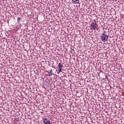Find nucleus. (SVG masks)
I'll use <instances>...</instances> for the list:
<instances>
[{
    "label": "nucleus",
    "instance_id": "1",
    "mask_svg": "<svg viewBox=\"0 0 124 124\" xmlns=\"http://www.w3.org/2000/svg\"><path fill=\"white\" fill-rule=\"evenodd\" d=\"M101 39L103 42H106L108 40V36L105 33H103L101 35Z\"/></svg>",
    "mask_w": 124,
    "mask_h": 124
},
{
    "label": "nucleus",
    "instance_id": "6",
    "mask_svg": "<svg viewBox=\"0 0 124 124\" xmlns=\"http://www.w3.org/2000/svg\"><path fill=\"white\" fill-rule=\"evenodd\" d=\"M21 20V17H17V21H20Z\"/></svg>",
    "mask_w": 124,
    "mask_h": 124
},
{
    "label": "nucleus",
    "instance_id": "5",
    "mask_svg": "<svg viewBox=\"0 0 124 124\" xmlns=\"http://www.w3.org/2000/svg\"><path fill=\"white\" fill-rule=\"evenodd\" d=\"M73 3H75V4H77L79 3V0H72Z\"/></svg>",
    "mask_w": 124,
    "mask_h": 124
},
{
    "label": "nucleus",
    "instance_id": "3",
    "mask_svg": "<svg viewBox=\"0 0 124 124\" xmlns=\"http://www.w3.org/2000/svg\"><path fill=\"white\" fill-rule=\"evenodd\" d=\"M62 67H63V65H62V64H61V63H59L58 64V74H60V73L62 72Z\"/></svg>",
    "mask_w": 124,
    "mask_h": 124
},
{
    "label": "nucleus",
    "instance_id": "4",
    "mask_svg": "<svg viewBox=\"0 0 124 124\" xmlns=\"http://www.w3.org/2000/svg\"><path fill=\"white\" fill-rule=\"evenodd\" d=\"M42 121L44 124H51L50 120H48V119L46 118H44Z\"/></svg>",
    "mask_w": 124,
    "mask_h": 124
},
{
    "label": "nucleus",
    "instance_id": "2",
    "mask_svg": "<svg viewBox=\"0 0 124 124\" xmlns=\"http://www.w3.org/2000/svg\"><path fill=\"white\" fill-rule=\"evenodd\" d=\"M91 29L93 30V31H95L97 29L98 25L96 23L92 22L91 24Z\"/></svg>",
    "mask_w": 124,
    "mask_h": 124
}]
</instances>
